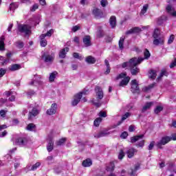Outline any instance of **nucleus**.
<instances>
[{
  "instance_id": "obj_31",
  "label": "nucleus",
  "mask_w": 176,
  "mask_h": 176,
  "mask_svg": "<svg viewBox=\"0 0 176 176\" xmlns=\"http://www.w3.org/2000/svg\"><path fill=\"white\" fill-rule=\"evenodd\" d=\"M124 37L122 36L120 38V41H119V43H118V45H119V47L120 49V50H123L124 49Z\"/></svg>"
},
{
  "instance_id": "obj_12",
  "label": "nucleus",
  "mask_w": 176,
  "mask_h": 176,
  "mask_svg": "<svg viewBox=\"0 0 176 176\" xmlns=\"http://www.w3.org/2000/svg\"><path fill=\"white\" fill-rule=\"evenodd\" d=\"M15 144L20 146H24V145H27V139L19 138L15 140Z\"/></svg>"
},
{
  "instance_id": "obj_2",
  "label": "nucleus",
  "mask_w": 176,
  "mask_h": 176,
  "mask_svg": "<svg viewBox=\"0 0 176 176\" xmlns=\"http://www.w3.org/2000/svg\"><path fill=\"white\" fill-rule=\"evenodd\" d=\"M153 38L154 39L153 43L155 46H159V45H163L164 43V37L160 36V30L159 29H155Z\"/></svg>"
},
{
  "instance_id": "obj_24",
  "label": "nucleus",
  "mask_w": 176,
  "mask_h": 176,
  "mask_svg": "<svg viewBox=\"0 0 176 176\" xmlns=\"http://www.w3.org/2000/svg\"><path fill=\"white\" fill-rule=\"evenodd\" d=\"M142 138H144V135H139L137 136L132 137L131 138V142H137V141H140V140H142Z\"/></svg>"
},
{
  "instance_id": "obj_44",
  "label": "nucleus",
  "mask_w": 176,
  "mask_h": 176,
  "mask_svg": "<svg viewBox=\"0 0 176 176\" xmlns=\"http://www.w3.org/2000/svg\"><path fill=\"white\" fill-rule=\"evenodd\" d=\"M0 61H1L2 65H5V64H8V59H6L3 56H0Z\"/></svg>"
},
{
  "instance_id": "obj_4",
  "label": "nucleus",
  "mask_w": 176,
  "mask_h": 176,
  "mask_svg": "<svg viewBox=\"0 0 176 176\" xmlns=\"http://www.w3.org/2000/svg\"><path fill=\"white\" fill-rule=\"evenodd\" d=\"M117 80L119 79H122L121 82H120V86H122V87L124 86H127L129 85V82H130V77L127 76V74L126 73H122L116 78Z\"/></svg>"
},
{
  "instance_id": "obj_42",
  "label": "nucleus",
  "mask_w": 176,
  "mask_h": 176,
  "mask_svg": "<svg viewBox=\"0 0 176 176\" xmlns=\"http://www.w3.org/2000/svg\"><path fill=\"white\" fill-rule=\"evenodd\" d=\"M168 74L167 72H166V70H162L160 76L157 78V80H160V79H162V78H163V76H167Z\"/></svg>"
},
{
  "instance_id": "obj_37",
  "label": "nucleus",
  "mask_w": 176,
  "mask_h": 176,
  "mask_svg": "<svg viewBox=\"0 0 176 176\" xmlns=\"http://www.w3.org/2000/svg\"><path fill=\"white\" fill-rule=\"evenodd\" d=\"M175 39V36L174 34H171L168 39V45H171V43L174 42Z\"/></svg>"
},
{
  "instance_id": "obj_54",
  "label": "nucleus",
  "mask_w": 176,
  "mask_h": 176,
  "mask_svg": "<svg viewBox=\"0 0 176 176\" xmlns=\"http://www.w3.org/2000/svg\"><path fill=\"white\" fill-rule=\"evenodd\" d=\"M140 168V166L137 165L133 170H131L130 173L131 175L134 176L135 175V171Z\"/></svg>"
},
{
  "instance_id": "obj_15",
  "label": "nucleus",
  "mask_w": 176,
  "mask_h": 176,
  "mask_svg": "<svg viewBox=\"0 0 176 176\" xmlns=\"http://www.w3.org/2000/svg\"><path fill=\"white\" fill-rule=\"evenodd\" d=\"M141 31H142V30L140 28L135 27L128 30L126 34V35H129V34H138V32H141Z\"/></svg>"
},
{
  "instance_id": "obj_9",
  "label": "nucleus",
  "mask_w": 176,
  "mask_h": 176,
  "mask_svg": "<svg viewBox=\"0 0 176 176\" xmlns=\"http://www.w3.org/2000/svg\"><path fill=\"white\" fill-rule=\"evenodd\" d=\"M29 85L30 86H39L40 85H42V81H41L39 76H34L33 80L29 82Z\"/></svg>"
},
{
  "instance_id": "obj_6",
  "label": "nucleus",
  "mask_w": 176,
  "mask_h": 176,
  "mask_svg": "<svg viewBox=\"0 0 176 176\" xmlns=\"http://www.w3.org/2000/svg\"><path fill=\"white\" fill-rule=\"evenodd\" d=\"M131 91L132 93H140V87H138V81L133 80L131 82Z\"/></svg>"
},
{
  "instance_id": "obj_59",
  "label": "nucleus",
  "mask_w": 176,
  "mask_h": 176,
  "mask_svg": "<svg viewBox=\"0 0 176 176\" xmlns=\"http://www.w3.org/2000/svg\"><path fill=\"white\" fill-rule=\"evenodd\" d=\"M47 162L48 164H52V163H53V157L48 156L47 157Z\"/></svg>"
},
{
  "instance_id": "obj_30",
  "label": "nucleus",
  "mask_w": 176,
  "mask_h": 176,
  "mask_svg": "<svg viewBox=\"0 0 176 176\" xmlns=\"http://www.w3.org/2000/svg\"><path fill=\"white\" fill-rule=\"evenodd\" d=\"M5 96H7V97H9V96H11V97L9 98L10 101H14V100H16V97H14V95L12 91L5 92Z\"/></svg>"
},
{
  "instance_id": "obj_18",
  "label": "nucleus",
  "mask_w": 176,
  "mask_h": 176,
  "mask_svg": "<svg viewBox=\"0 0 176 176\" xmlns=\"http://www.w3.org/2000/svg\"><path fill=\"white\" fill-rule=\"evenodd\" d=\"M58 76V73L56 71L52 72L50 74L49 82H52L56 80V78Z\"/></svg>"
},
{
  "instance_id": "obj_56",
  "label": "nucleus",
  "mask_w": 176,
  "mask_h": 176,
  "mask_svg": "<svg viewBox=\"0 0 176 176\" xmlns=\"http://www.w3.org/2000/svg\"><path fill=\"white\" fill-rule=\"evenodd\" d=\"M100 5H101V6H102V8H105V6H107V5H108V1L101 0Z\"/></svg>"
},
{
  "instance_id": "obj_7",
  "label": "nucleus",
  "mask_w": 176,
  "mask_h": 176,
  "mask_svg": "<svg viewBox=\"0 0 176 176\" xmlns=\"http://www.w3.org/2000/svg\"><path fill=\"white\" fill-rule=\"evenodd\" d=\"M95 93L97 100H102V98H104V91H102L101 87H96L95 88Z\"/></svg>"
},
{
  "instance_id": "obj_64",
  "label": "nucleus",
  "mask_w": 176,
  "mask_h": 176,
  "mask_svg": "<svg viewBox=\"0 0 176 176\" xmlns=\"http://www.w3.org/2000/svg\"><path fill=\"white\" fill-rule=\"evenodd\" d=\"M175 66H176V58L175 59V61H173L170 63V68H174V67H175Z\"/></svg>"
},
{
  "instance_id": "obj_21",
  "label": "nucleus",
  "mask_w": 176,
  "mask_h": 176,
  "mask_svg": "<svg viewBox=\"0 0 176 176\" xmlns=\"http://www.w3.org/2000/svg\"><path fill=\"white\" fill-rule=\"evenodd\" d=\"M93 13H94V16L96 17H97L98 19L102 17V12H101V10L100 9H98V8L94 9Z\"/></svg>"
},
{
  "instance_id": "obj_58",
  "label": "nucleus",
  "mask_w": 176,
  "mask_h": 176,
  "mask_svg": "<svg viewBox=\"0 0 176 176\" xmlns=\"http://www.w3.org/2000/svg\"><path fill=\"white\" fill-rule=\"evenodd\" d=\"M5 74H6V69L3 68L0 69V78H2Z\"/></svg>"
},
{
  "instance_id": "obj_40",
  "label": "nucleus",
  "mask_w": 176,
  "mask_h": 176,
  "mask_svg": "<svg viewBox=\"0 0 176 176\" xmlns=\"http://www.w3.org/2000/svg\"><path fill=\"white\" fill-rule=\"evenodd\" d=\"M19 8V5L17 3H12L10 5V10H14L15 9H17Z\"/></svg>"
},
{
  "instance_id": "obj_20",
  "label": "nucleus",
  "mask_w": 176,
  "mask_h": 176,
  "mask_svg": "<svg viewBox=\"0 0 176 176\" xmlns=\"http://www.w3.org/2000/svg\"><path fill=\"white\" fill-rule=\"evenodd\" d=\"M69 48L65 47L59 52V57L60 58H65V54L68 53Z\"/></svg>"
},
{
  "instance_id": "obj_49",
  "label": "nucleus",
  "mask_w": 176,
  "mask_h": 176,
  "mask_svg": "<svg viewBox=\"0 0 176 176\" xmlns=\"http://www.w3.org/2000/svg\"><path fill=\"white\" fill-rule=\"evenodd\" d=\"M162 111H163V107L157 106L155 109V113H160Z\"/></svg>"
},
{
  "instance_id": "obj_35",
  "label": "nucleus",
  "mask_w": 176,
  "mask_h": 176,
  "mask_svg": "<svg viewBox=\"0 0 176 176\" xmlns=\"http://www.w3.org/2000/svg\"><path fill=\"white\" fill-rule=\"evenodd\" d=\"M101 122H102V119L101 118H96L94 122V126H96V127H98V126H100V124L101 123Z\"/></svg>"
},
{
  "instance_id": "obj_57",
  "label": "nucleus",
  "mask_w": 176,
  "mask_h": 176,
  "mask_svg": "<svg viewBox=\"0 0 176 176\" xmlns=\"http://www.w3.org/2000/svg\"><path fill=\"white\" fill-rule=\"evenodd\" d=\"M98 116H100V118H107V112L105 111H100L98 113Z\"/></svg>"
},
{
  "instance_id": "obj_62",
  "label": "nucleus",
  "mask_w": 176,
  "mask_h": 176,
  "mask_svg": "<svg viewBox=\"0 0 176 176\" xmlns=\"http://www.w3.org/2000/svg\"><path fill=\"white\" fill-rule=\"evenodd\" d=\"M54 173L56 174H60V173H61V167L55 168Z\"/></svg>"
},
{
  "instance_id": "obj_19",
  "label": "nucleus",
  "mask_w": 176,
  "mask_h": 176,
  "mask_svg": "<svg viewBox=\"0 0 176 176\" xmlns=\"http://www.w3.org/2000/svg\"><path fill=\"white\" fill-rule=\"evenodd\" d=\"M39 113V109L38 108H33L32 111L29 113V119H32V116H36Z\"/></svg>"
},
{
  "instance_id": "obj_23",
  "label": "nucleus",
  "mask_w": 176,
  "mask_h": 176,
  "mask_svg": "<svg viewBox=\"0 0 176 176\" xmlns=\"http://www.w3.org/2000/svg\"><path fill=\"white\" fill-rule=\"evenodd\" d=\"M109 23L111 28H115L116 27V16H112L109 19Z\"/></svg>"
},
{
  "instance_id": "obj_34",
  "label": "nucleus",
  "mask_w": 176,
  "mask_h": 176,
  "mask_svg": "<svg viewBox=\"0 0 176 176\" xmlns=\"http://www.w3.org/2000/svg\"><path fill=\"white\" fill-rule=\"evenodd\" d=\"M53 141L52 140H50L48 145L47 146V149L48 151V152H52V151H53Z\"/></svg>"
},
{
  "instance_id": "obj_33",
  "label": "nucleus",
  "mask_w": 176,
  "mask_h": 176,
  "mask_svg": "<svg viewBox=\"0 0 176 176\" xmlns=\"http://www.w3.org/2000/svg\"><path fill=\"white\" fill-rule=\"evenodd\" d=\"M148 76L151 79H155L156 78V71L155 70H151L149 72Z\"/></svg>"
},
{
  "instance_id": "obj_60",
  "label": "nucleus",
  "mask_w": 176,
  "mask_h": 176,
  "mask_svg": "<svg viewBox=\"0 0 176 176\" xmlns=\"http://www.w3.org/2000/svg\"><path fill=\"white\" fill-rule=\"evenodd\" d=\"M128 136H129V133H128L127 132H126V131L123 132V133L121 134V135H120V137H121L122 138H123V139L127 138Z\"/></svg>"
},
{
  "instance_id": "obj_11",
  "label": "nucleus",
  "mask_w": 176,
  "mask_h": 176,
  "mask_svg": "<svg viewBox=\"0 0 176 176\" xmlns=\"http://www.w3.org/2000/svg\"><path fill=\"white\" fill-rule=\"evenodd\" d=\"M42 60H43L45 63H52L54 60V56L45 54L42 56Z\"/></svg>"
},
{
  "instance_id": "obj_25",
  "label": "nucleus",
  "mask_w": 176,
  "mask_h": 176,
  "mask_svg": "<svg viewBox=\"0 0 176 176\" xmlns=\"http://www.w3.org/2000/svg\"><path fill=\"white\" fill-rule=\"evenodd\" d=\"M5 50V36H2L0 38V51L3 52Z\"/></svg>"
},
{
  "instance_id": "obj_39",
  "label": "nucleus",
  "mask_w": 176,
  "mask_h": 176,
  "mask_svg": "<svg viewBox=\"0 0 176 176\" xmlns=\"http://www.w3.org/2000/svg\"><path fill=\"white\" fill-rule=\"evenodd\" d=\"M33 20L34 21V25H36V24H39L41 21V16L38 15L37 16H34L33 18Z\"/></svg>"
},
{
  "instance_id": "obj_14",
  "label": "nucleus",
  "mask_w": 176,
  "mask_h": 176,
  "mask_svg": "<svg viewBox=\"0 0 176 176\" xmlns=\"http://www.w3.org/2000/svg\"><path fill=\"white\" fill-rule=\"evenodd\" d=\"M137 152V149L131 148L126 151V155L129 159H131V157H133V156H134Z\"/></svg>"
},
{
  "instance_id": "obj_41",
  "label": "nucleus",
  "mask_w": 176,
  "mask_h": 176,
  "mask_svg": "<svg viewBox=\"0 0 176 176\" xmlns=\"http://www.w3.org/2000/svg\"><path fill=\"white\" fill-rule=\"evenodd\" d=\"M39 166H41V163L40 162H36L31 168H29V170H32V171H34V170H36V168H38V167H39Z\"/></svg>"
},
{
  "instance_id": "obj_51",
  "label": "nucleus",
  "mask_w": 176,
  "mask_h": 176,
  "mask_svg": "<svg viewBox=\"0 0 176 176\" xmlns=\"http://www.w3.org/2000/svg\"><path fill=\"white\" fill-rule=\"evenodd\" d=\"M123 157H124V152L123 151V150H120L119 155H118V159L120 160H122V159H123Z\"/></svg>"
},
{
  "instance_id": "obj_55",
  "label": "nucleus",
  "mask_w": 176,
  "mask_h": 176,
  "mask_svg": "<svg viewBox=\"0 0 176 176\" xmlns=\"http://www.w3.org/2000/svg\"><path fill=\"white\" fill-rule=\"evenodd\" d=\"M144 145H145V141L144 140H141L140 142L136 144V146H139L140 148L144 147Z\"/></svg>"
},
{
  "instance_id": "obj_10",
  "label": "nucleus",
  "mask_w": 176,
  "mask_h": 176,
  "mask_svg": "<svg viewBox=\"0 0 176 176\" xmlns=\"http://www.w3.org/2000/svg\"><path fill=\"white\" fill-rule=\"evenodd\" d=\"M171 141V138L168 136L163 137L161 140L157 143V146L158 148H162V145H166V144H168V142H170Z\"/></svg>"
},
{
  "instance_id": "obj_36",
  "label": "nucleus",
  "mask_w": 176,
  "mask_h": 176,
  "mask_svg": "<svg viewBox=\"0 0 176 176\" xmlns=\"http://www.w3.org/2000/svg\"><path fill=\"white\" fill-rule=\"evenodd\" d=\"M35 124H29L27 126V130H28L29 131H35Z\"/></svg>"
},
{
  "instance_id": "obj_26",
  "label": "nucleus",
  "mask_w": 176,
  "mask_h": 176,
  "mask_svg": "<svg viewBox=\"0 0 176 176\" xmlns=\"http://www.w3.org/2000/svg\"><path fill=\"white\" fill-rule=\"evenodd\" d=\"M20 68H21V66L20 65L14 64V65H12L11 66H10L8 67V69L10 71H12L13 72V71H17V70L20 69Z\"/></svg>"
},
{
  "instance_id": "obj_53",
  "label": "nucleus",
  "mask_w": 176,
  "mask_h": 176,
  "mask_svg": "<svg viewBox=\"0 0 176 176\" xmlns=\"http://www.w3.org/2000/svg\"><path fill=\"white\" fill-rule=\"evenodd\" d=\"M28 97H32V96H35L36 93L34 91V90H29L27 92Z\"/></svg>"
},
{
  "instance_id": "obj_16",
  "label": "nucleus",
  "mask_w": 176,
  "mask_h": 176,
  "mask_svg": "<svg viewBox=\"0 0 176 176\" xmlns=\"http://www.w3.org/2000/svg\"><path fill=\"white\" fill-rule=\"evenodd\" d=\"M45 38H46V35L45 34L40 36V45L42 47H45L47 45V41H46Z\"/></svg>"
},
{
  "instance_id": "obj_3",
  "label": "nucleus",
  "mask_w": 176,
  "mask_h": 176,
  "mask_svg": "<svg viewBox=\"0 0 176 176\" xmlns=\"http://www.w3.org/2000/svg\"><path fill=\"white\" fill-rule=\"evenodd\" d=\"M86 94H89V90H84L78 94H76L74 96V99L72 101V104L73 107H76L77 104H79L80 100L82 99V96H86Z\"/></svg>"
},
{
  "instance_id": "obj_8",
  "label": "nucleus",
  "mask_w": 176,
  "mask_h": 176,
  "mask_svg": "<svg viewBox=\"0 0 176 176\" xmlns=\"http://www.w3.org/2000/svg\"><path fill=\"white\" fill-rule=\"evenodd\" d=\"M57 112V104L53 103L50 108L47 110V115H50V116H52V115H56V113Z\"/></svg>"
},
{
  "instance_id": "obj_5",
  "label": "nucleus",
  "mask_w": 176,
  "mask_h": 176,
  "mask_svg": "<svg viewBox=\"0 0 176 176\" xmlns=\"http://www.w3.org/2000/svg\"><path fill=\"white\" fill-rule=\"evenodd\" d=\"M18 28L20 32H24L25 35H30V34H31V26L30 25H21Z\"/></svg>"
},
{
  "instance_id": "obj_32",
  "label": "nucleus",
  "mask_w": 176,
  "mask_h": 176,
  "mask_svg": "<svg viewBox=\"0 0 176 176\" xmlns=\"http://www.w3.org/2000/svg\"><path fill=\"white\" fill-rule=\"evenodd\" d=\"M115 170V162H111L110 164L107 167V171H113Z\"/></svg>"
},
{
  "instance_id": "obj_45",
  "label": "nucleus",
  "mask_w": 176,
  "mask_h": 176,
  "mask_svg": "<svg viewBox=\"0 0 176 176\" xmlns=\"http://www.w3.org/2000/svg\"><path fill=\"white\" fill-rule=\"evenodd\" d=\"M154 86H155V84H151V85H148V87H144L142 89V90H143V91H149V89L154 87Z\"/></svg>"
},
{
  "instance_id": "obj_63",
  "label": "nucleus",
  "mask_w": 176,
  "mask_h": 176,
  "mask_svg": "<svg viewBox=\"0 0 176 176\" xmlns=\"http://www.w3.org/2000/svg\"><path fill=\"white\" fill-rule=\"evenodd\" d=\"M36 9H38V5H37V4H34V5L30 8V10H31V12H35Z\"/></svg>"
},
{
  "instance_id": "obj_47",
  "label": "nucleus",
  "mask_w": 176,
  "mask_h": 176,
  "mask_svg": "<svg viewBox=\"0 0 176 176\" xmlns=\"http://www.w3.org/2000/svg\"><path fill=\"white\" fill-rule=\"evenodd\" d=\"M15 45H16V47H18V49H22V47H24V44L21 41H17L15 43Z\"/></svg>"
},
{
  "instance_id": "obj_52",
  "label": "nucleus",
  "mask_w": 176,
  "mask_h": 176,
  "mask_svg": "<svg viewBox=\"0 0 176 176\" xmlns=\"http://www.w3.org/2000/svg\"><path fill=\"white\" fill-rule=\"evenodd\" d=\"M79 30H80V25H77L72 28V31H73V32H76V31H79Z\"/></svg>"
},
{
  "instance_id": "obj_61",
  "label": "nucleus",
  "mask_w": 176,
  "mask_h": 176,
  "mask_svg": "<svg viewBox=\"0 0 176 176\" xmlns=\"http://www.w3.org/2000/svg\"><path fill=\"white\" fill-rule=\"evenodd\" d=\"M153 146H155V142H151L148 146V150L152 151V149H153Z\"/></svg>"
},
{
  "instance_id": "obj_46",
  "label": "nucleus",
  "mask_w": 176,
  "mask_h": 176,
  "mask_svg": "<svg viewBox=\"0 0 176 176\" xmlns=\"http://www.w3.org/2000/svg\"><path fill=\"white\" fill-rule=\"evenodd\" d=\"M144 54V58L146 60H148V58H149V57H151V53L149 52V51L148 50H145Z\"/></svg>"
},
{
  "instance_id": "obj_22",
  "label": "nucleus",
  "mask_w": 176,
  "mask_h": 176,
  "mask_svg": "<svg viewBox=\"0 0 176 176\" xmlns=\"http://www.w3.org/2000/svg\"><path fill=\"white\" fill-rule=\"evenodd\" d=\"M109 134V132L107 131H102L100 132L99 133H97L94 135L95 138H101V137H105L106 135H108Z\"/></svg>"
},
{
  "instance_id": "obj_1",
  "label": "nucleus",
  "mask_w": 176,
  "mask_h": 176,
  "mask_svg": "<svg viewBox=\"0 0 176 176\" xmlns=\"http://www.w3.org/2000/svg\"><path fill=\"white\" fill-rule=\"evenodd\" d=\"M145 60L144 58H133L129 62L122 64V68H130L132 75H137L140 72V69L137 67L138 64Z\"/></svg>"
},
{
  "instance_id": "obj_48",
  "label": "nucleus",
  "mask_w": 176,
  "mask_h": 176,
  "mask_svg": "<svg viewBox=\"0 0 176 176\" xmlns=\"http://www.w3.org/2000/svg\"><path fill=\"white\" fill-rule=\"evenodd\" d=\"M65 141H67L66 138H62L56 142V145L61 146L63 144H64V142H65Z\"/></svg>"
},
{
  "instance_id": "obj_27",
  "label": "nucleus",
  "mask_w": 176,
  "mask_h": 176,
  "mask_svg": "<svg viewBox=\"0 0 176 176\" xmlns=\"http://www.w3.org/2000/svg\"><path fill=\"white\" fill-rule=\"evenodd\" d=\"M85 61L88 64H94L96 63V58L91 56H89L86 58Z\"/></svg>"
},
{
  "instance_id": "obj_28",
  "label": "nucleus",
  "mask_w": 176,
  "mask_h": 176,
  "mask_svg": "<svg viewBox=\"0 0 176 176\" xmlns=\"http://www.w3.org/2000/svg\"><path fill=\"white\" fill-rule=\"evenodd\" d=\"M91 164H93V162L90 159H87L82 162L83 167H90Z\"/></svg>"
},
{
  "instance_id": "obj_17",
  "label": "nucleus",
  "mask_w": 176,
  "mask_h": 176,
  "mask_svg": "<svg viewBox=\"0 0 176 176\" xmlns=\"http://www.w3.org/2000/svg\"><path fill=\"white\" fill-rule=\"evenodd\" d=\"M83 43L87 47L91 46V38H90V36H85L83 38Z\"/></svg>"
},
{
  "instance_id": "obj_13",
  "label": "nucleus",
  "mask_w": 176,
  "mask_h": 176,
  "mask_svg": "<svg viewBox=\"0 0 176 176\" xmlns=\"http://www.w3.org/2000/svg\"><path fill=\"white\" fill-rule=\"evenodd\" d=\"M166 12L168 13L170 16H173V17H176V11L173 8V6L168 5L166 6Z\"/></svg>"
},
{
  "instance_id": "obj_43",
  "label": "nucleus",
  "mask_w": 176,
  "mask_h": 176,
  "mask_svg": "<svg viewBox=\"0 0 176 176\" xmlns=\"http://www.w3.org/2000/svg\"><path fill=\"white\" fill-rule=\"evenodd\" d=\"M148 8H149L148 4H145L141 10V14H145V13H146V10H148Z\"/></svg>"
},
{
  "instance_id": "obj_29",
  "label": "nucleus",
  "mask_w": 176,
  "mask_h": 176,
  "mask_svg": "<svg viewBox=\"0 0 176 176\" xmlns=\"http://www.w3.org/2000/svg\"><path fill=\"white\" fill-rule=\"evenodd\" d=\"M153 105V102H150L146 103V104L143 107L142 111L145 112V111H148Z\"/></svg>"
},
{
  "instance_id": "obj_38",
  "label": "nucleus",
  "mask_w": 176,
  "mask_h": 176,
  "mask_svg": "<svg viewBox=\"0 0 176 176\" xmlns=\"http://www.w3.org/2000/svg\"><path fill=\"white\" fill-rule=\"evenodd\" d=\"M130 116V113H126L124 116H122L121 121L118 123V126L121 124V123L123 122V120H126L127 118Z\"/></svg>"
},
{
  "instance_id": "obj_50",
  "label": "nucleus",
  "mask_w": 176,
  "mask_h": 176,
  "mask_svg": "<svg viewBox=\"0 0 176 176\" xmlns=\"http://www.w3.org/2000/svg\"><path fill=\"white\" fill-rule=\"evenodd\" d=\"M54 30L53 29L50 30L46 34H43L41 35H45V36H52V34H54Z\"/></svg>"
}]
</instances>
